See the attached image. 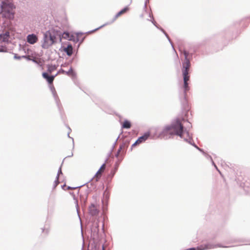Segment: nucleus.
<instances>
[{
	"label": "nucleus",
	"instance_id": "a19ab883",
	"mask_svg": "<svg viewBox=\"0 0 250 250\" xmlns=\"http://www.w3.org/2000/svg\"><path fill=\"white\" fill-rule=\"evenodd\" d=\"M87 194H88V192H87V195H86V197L85 199H84V203H85V202H86V200H87Z\"/></svg>",
	"mask_w": 250,
	"mask_h": 250
},
{
	"label": "nucleus",
	"instance_id": "a878e982",
	"mask_svg": "<svg viewBox=\"0 0 250 250\" xmlns=\"http://www.w3.org/2000/svg\"><path fill=\"white\" fill-rule=\"evenodd\" d=\"M117 170H116V169L114 168V169H112L110 171V173L109 175V176H110L111 178H112L113 176H114L115 173Z\"/></svg>",
	"mask_w": 250,
	"mask_h": 250
},
{
	"label": "nucleus",
	"instance_id": "4468645a",
	"mask_svg": "<svg viewBox=\"0 0 250 250\" xmlns=\"http://www.w3.org/2000/svg\"><path fill=\"white\" fill-rule=\"evenodd\" d=\"M118 142H114V144L112 145V147H111V150L108 153L107 155V157L106 158L105 162L102 164V165L101 166V167H100V169L102 170V169L103 168H105V164L107 162V160H108V158L110 156V155L111 154V153H112V150H113L114 147L116 145L117 143Z\"/></svg>",
	"mask_w": 250,
	"mask_h": 250
},
{
	"label": "nucleus",
	"instance_id": "58836bf2",
	"mask_svg": "<svg viewBox=\"0 0 250 250\" xmlns=\"http://www.w3.org/2000/svg\"><path fill=\"white\" fill-rule=\"evenodd\" d=\"M22 57L23 58H25L27 60H31V59H30V57L29 56H22Z\"/></svg>",
	"mask_w": 250,
	"mask_h": 250
},
{
	"label": "nucleus",
	"instance_id": "cd10ccee",
	"mask_svg": "<svg viewBox=\"0 0 250 250\" xmlns=\"http://www.w3.org/2000/svg\"><path fill=\"white\" fill-rule=\"evenodd\" d=\"M184 88L185 92H186L187 91H188V90L189 87L188 86V82H186V83H184Z\"/></svg>",
	"mask_w": 250,
	"mask_h": 250
},
{
	"label": "nucleus",
	"instance_id": "6e6552de",
	"mask_svg": "<svg viewBox=\"0 0 250 250\" xmlns=\"http://www.w3.org/2000/svg\"><path fill=\"white\" fill-rule=\"evenodd\" d=\"M89 212L91 216H95L99 214V211L94 204H91L89 207Z\"/></svg>",
	"mask_w": 250,
	"mask_h": 250
},
{
	"label": "nucleus",
	"instance_id": "393cba45",
	"mask_svg": "<svg viewBox=\"0 0 250 250\" xmlns=\"http://www.w3.org/2000/svg\"><path fill=\"white\" fill-rule=\"evenodd\" d=\"M183 53L185 56V61L189 60V59H188V52L184 50L183 51Z\"/></svg>",
	"mask_w": 250,
	"mask_h": 250
},
{
	"label": "nucleus",
	"instance_id": "3c124183",
	"mask_svg": "<svg viewBox=\"0 0 250 250\" xmlns=\"http://www.w3.org/2000/svg\"><path fill=\"white\" fill-rule=\"evenodd\" d=\"M82 250H83V249H82Z\"/></svg>",
	"mask_w": 250,
	"mask_h": 250
},
{
	"label": "nucleus",
	"instance_id": "412c9836",
	"mask_svg": "<svg viewBox=\"0 0 250 250\" xmlns=\"http://www.w3.org/2000/svg\"><path fill=\"white\" fill-rule=\"evenodd\" d=\"M183 79H184V83H186L188 82L189 79V76L188 75V73H183Z\"/></svg>",
	"mask_w": 250,
	"mask_h": 250
},
{
	"label": "nucleus",
	"instance_id": "f3484780",
	"mask_svg": "<svg viewBox=\"0 0 250 250\" xmlns=\"http://www.w3.org/2000/svg\"><path fill=\"white\" fill-rule=\"evenodd\" d=\"M72 36H70L69 34L67 32H64L63 33L61 32V38L62 39L71 41L72 40Z\"/></svg>",
	"mask_w": 250,
	"mask_h": 250
},
{
	"label": "nucleus",
	"instance_id": "9b49d317",
	"mask_svg": "<svg viewBox=\"0 0 250 250\" xmlns=\"http://www.w3.org/2000/svg\"><path fill=\"white\" fill-rule=\"evenodd\" d=\"M147 139H154L150 137V133L148 131L145 132L143 135L139 137L136 141H146Z\"/></svg>",
	"mask_w": 250,
	"mask_h": 250
},
{
	"label": "nucleus",
	"instance_id": "de8ad7c7",
	"mask_svg": "<svg viewBox=\"0 0 250 250\" xmlns=\"http://www.w3.org/2000/svg\"><path fill=\"white\" fill-rule=\"evenodd\" d=\"M32 61H33L34 62H36V61L35 60H32Z\"/></svg>",
	"mask_w": 250,
	"mask_h": 250
},
{
	"label": "nucleus",
	"instance_id": "c85d7f7f",
	"mask_svg": "<svg viewBox=\"0 0 250 250\" xmlns=\"http://www.w3.org/2000/svg\"><path fill=\"white\" fill-rule=\"evenodd\" d=\"M73 73H74L73 71V69L71 67L69 69V70L68 71H65V74H66L68 75H73Z\"/></svg>",
	"mask_w": 250,
	"mask_h": 250
},
{
	"label": "nucleus",
	"instance_id": "79ce46f5",
	"mask_svg": "<svg viewBox=\"0 0 250 250\" xmlns=\"http://www.w3.org/2000/svg\"><path fill=\"white\" fill-rule=\"evenodd\" d=\"M66 186L65 184H63V185L62 186V188H63L64 187Z\"/></svg>",
	"mask_w": 250,
	"mask_h": 250
},
{
	"label": "nucleus",
	"instance_id": "f03ea898",
	"mask_svg": "<svg viewBox=\"0 0 250 250\" xmlns=\"http://www.w3.org/2000/svg\"><path fill=\"white\" fill-rule=\"evenodd\" d=\"M58 40L62 42L61 31L57 27L51 28L43 33L42 47L43 49H48Z\"/></svg>",
	"mask_w": 250,
	"mask_h": 250
},
{
	"label": "nucleus",
	"instance_id": "f8f14e48",
	"mask_svg": "<svg viewBox=\"0 0 250 250\" xmlns=\"http://www.w3.org/2000/svg\"><path fill=\"white\" fill-rule=\"evenodd\" d=\"M149 17H150V18H151L152 19H153V16H151L150 14H149ZM151 22H152V23H153V24H154L156 27H157L158 28H159V29H160L162 32H163V33L165 35V36H166L167 37V38L168 40L169 41V42H170V44H171V45H172V46L173 48L174 49V47H173V45H172V42H171V41H170V39H169V37H168V35H167V33L165 31V30H164L163 29H162V28H159V27H158V26H157V25H156V22L154 21V20H152L151 21Z\"/></svg>",
	"mask_w": 250,
	"mask_h": 250
},
{
	"label": "nucleus",
	"instance_id": "4be33fe9",
	"mask_svg": "<svg viewBox=\"0 0 250 250\" xmlns=\"http://www.w3.org/2000/svg\"><path fill=\"white\" fill-rule=\"evenodd\" d=\"M59 178H58V177H56V179L54 182L53 189H55L56 188V187L59 185Z\"/></svg>",
	"mask_w": 250,
	"mask_h": 250
},
{
	"label": "nucleus",
	"instance_id": "39448f33",
	"mask_svg": "<svg viewBox=\"0 0 250 250\" xmlns=\"http://www.w3.org/2000/svg\"><path fill=\"white\" fill-rule=\"evenodd\" d=\"M199 250H205L208 249H213L217 247L219 248H227L226 246H224L220 244H214L211 243H208L207 244L202 245L200 246Z\"/></svg>",
	"mask_w": 250,
	"mask_h": 250
},
{
	"label": "nucleus",
	"instance_id": "4c0bfd02",
	"mask_svg": "<svg viewBox=\"0 0 250 250\" xmlns=\"http://www.w3.org/2000/svg\"><path fill=\"white\" fill-rule=\"evenodd\" d=\"M15 59L20 60L22 58V56H18L17 54H15L14 57Z\"/></svg>",
	"mask_w": 250,
	"mask_h": 250
},
{
	"label": "nucleus",
	"instance_id": "7ed1b4c3",
	"mask_svg": "<svg viewBox=\"0 0 250 250\" xmlns=\"http://www.w3.org/2000/svg\"><path fill=\"white\" fill-rule=\"evenodd\" d=\"M123 143L120 145L119 148L118 149L117 153L115 154V157L117 158V160L115 164L114 168L116 170H118L119 166L123 159V156L121 155L119 156L121 151L122 150L124 147H127L129 145V142H122Z\"/></svg>",
	"mask_w": 250,
	"mask_h": 250
},
{
	"label": "nucleus",
	"instance_id": "37998d69",
	"mask_svg": "<svg viewBox=\"0 0 250 250\" xmlns=\"http://www.w3.org/2000/svg\"><path fill=\"white\" fill-rule=\"evenodd\" d=\"M73 153H72V152H71V155H68L67 157H71V156H73Z\"/></svg>",
	"mask_w": 250,
	"mask_h": 250
},
{
	"label": "nucleus",
	"instance_id": "a18cd8bd",
	"mask_svg": "<svg viewBox=\"0 0 250 250\" xmlns=\"http://www.w3.org/2000/svg\"><path fill=\"white\" fill-rule=\"evenodd\" d=\"M144 7H145V8H146V3H145V4L144 5Z\"/></svg>",
	"mask_w": 250,
	"mask_h": 250
},
{
	"label": "nucleus",
	"instance_id": "473e14b6",
	"mask_svg": "<svg viewBox=\"0 0 250 250\" xmlns=\"http://www.w3.org/2000/svg\"><path fill=\"white\" fill-rule=\"evenodd\" d=\"M108 24V23H105V24H104V25H103L101 26L100 27H98V28H96V29H94V30H92V31H89V32H88V33H92V32H94V31H97V30H98L99 29H100V28H102V27H104V26H105V25H107V24Z\"/></svg>",
	"mask_w": 250,
	"mask_h": 250
},
{
	"label": "nucleus",
	"instance_id": "f704fd0d",
	"mask_svg": "<svg viewBox=\"0 0 250 250\" xmlns=\"http://www.w3.org/2000/svg\"><path fill=\"white\" fill-rule=\"evenodd\" d=\"M84 185H82V186H78L77 187H70V186H68L67 187V189H76L77 188H81Z\"/></svg>",
	"mask_w": 250,
	"mask_h": 250
},
{
	"label": "nucleus",
	"instance_id": "5701e85b",
	"mask_svg": "<svg viewBox=\"0 0 250 250\" xmlns=\"http://www.w3.org/2000/svg\"><path fill=\"white\" fill-rule=\"evenodd\" d=\"M104 196L105 197L106 199H108L109 197V192L107 190V188H106L104 192Z\"/></svg>",
	"mask_w": 250,
	"mask_h": 250
},
{
	"label": "nucleus",
	"instance_id": "72a5a7b5",
	"mask_svg": "<svg viewBox=\"0 0 250 250\" xmlns=\"http://www.w3.org/2000/svg\"><path fill=\"white\" fill-rule=\"evenodd\" d=\"M7 51V48L5 47H1L0 48V52H5Z\"/></svg>",
	"mask_w": 250,
	"mask_h": 250
},
{
	"label": "nucleus",
	"instance_id": "7c9ffc66",
	"mask_svg": "<svg viewBox=\"0 0 250 250\" xmlns=\"http://www.w3.org/2000/svg\"><path fill=\"white\" fill-rule=\"evenodd\" d=\"M142 142H134V143L131 146V150L132 149L133 147H134L135 146L139 145Z\"/></svg>",
	"mask_w": 250,
	"mask_h": 250
},
{
	"label": "nucleus",
	"instance_id": "a211bd4d",
	"mask_svg": "<svg viewBox=\"0 0 250 250\" xmlns=\"http://www.w3.org/2000/svg\"><path fill=\"white\" fill-rule=\"evenodd\" d=\"M63 50L68 56H70L73 52L72 46L71 44H69L67 47L64 48Z\"/></svg>",
	"mask_w": 250,
	"mask_h": 250
},
{
	"label": "nucleus",
	"instance_id": "6ab92c4d",
	"mask_svg": "<svg viewBox=\"0 0 250 250\" xmlns=\"http://www.w3.org/2000/svg\"><path fill=\"white\" fill-rule=\"evenodd\" d=\"M197 149L202 153V154L204 155V156L207 159L209 160L210 162L213 160L211 156L210 155H209L208 153L205 152L203 149L197 148Z\"/></svg>",
	"mask_w": 250,
	"mask_h": 250
},
{
	"label": "nucleus",
	"instance_id": "ea45409f",
	"mask_svg": "<svg viewBox=\"0 0 250 250\" xmlns=\"http://www.w3.org/2000/svg\"><path fill=\"white\" fill-rule=\"evenodd\" d=\"M72 148L74 149V141L72 142Z\"/></svg>",
	"mask_w": 250,
	"mask_h": 250
},
{
	"label": "nucleus",
	"instance_id": "1a4fd4ad",
	"mask_svg": "<svg viewBox=\"0 0 250 250\" xmlns=\"http://www.w3.org/2000/svg\"><path fill=\"white\" fill-rule=\"evenodd\" d=\"M190 66L189 60L185 61L182 64V73H188L189 69Z\"/></svg>",
	"mask_w": 250,
	"mask_h": 250
},
{
	"label": "nucleus",
	"instance_id": "c9c22d12",
	"mask_svg": "<svg viewBox=\"0 0 250 250\" xmlns=\"http://www.w3.org/2000/svg\"><path fill=\"white\" fill-rule=\"evenodd\" d=\"M199 248L200 247H197L196 248L192 247L186 249L185 250H199Z\"/></svg>",
	"mask_w": 250,
	"mask_h": 250
},
{
	"label": "nucleus",
	"instance_id": "c03bdc74",
	"mask_svg": "<svg viewBox=\"0 0 250 250\" xmlns=\"http://www.w3.org/2000/svg\"><path fill=\"white\" fill-rule=\"evenodd\" d=\"M62 72L63 73H65V71L63 70H62Z\"/></svg>",
	"mask_w": 250,
	"mask_h": 250
},
{
	"label": "nucleus",
	"instance_id": "b1692460",
	"mask_svg": "<svg viewBox=\"0 0 250 250\" xmlns=\"http://www.w3.org/2000/svg\"><path fill=\"white\" fill-rule=\"evenodd\" d=\"M51 91H52V94L53 95V97H54V99H55L56 101H57L58 98V96L57 95V93H56V92L54 87L51 88Z\"/></svg>",
	"mask_w": 250,
	"mask_h": 250
},
{
	"label": "nucleus",
	"instance_id": "2eb2a0df",
	"mask_svg": "<svg viewBox=\"0 0 250 250\" xmlns=\"http://www.w3.org/2000/svg\"><path fill=\"white\" fill-rule=\"evenodd\" d=\"M42 76L44 79H46L48 83L50 84L52 83L55 77V76H49L47 73L45 72L42 73Z\"/></svg>",
	"mask_w": 250,
	"mask_h": 250
},
{
	"label": "nucleus",
	"instance_id": "20e7f679",
	"mask_svg": "<svg viewBox=\"0 0 250 250\" xmlns=\"http://www.w3.org/2000/svg\"><path fill=\"white\" fill-rule=\"evenodd\" d=\"M0 7L3 16L7 18H11L13 16L12 12L6 2L2 1Z\"/></svg>",
	"mask_w": 250,
	"mask_h": 250
},
{
	"label": "nucleus",
	"instance_id": "0eeeda50",
	"mask_svg": "<svg viewBox=\"0 0 250 250\" xmlns=\"http://www.w3.org/2000/svg\"><path fill=\"white\" fill-rule=\"evenodd\" d=\"M26 41L30 44H34L38 42V37L34 34H29L26 37Z\"/></svg>",
	"mask_w": 250,
	"mask_h": 250
},
{
	"label": "nucleus",
	"instance_id": "ddd939ff",
	"mask_svg": "<svg viewBox=\"0 0 250 250\" xmlns=\"http://www.w3.org/2000/svg\"><path fill=\"white\" fill-rule=\"evenodd\" d=\"M10 37V33L8 31L0 35V39L3 42H8Z\"/></svg>",
	"mask_w": 250,
	"mask_h": 250
},
{
	"label": "nucleus",
	"instance_id": "bb28decb",
	"mask_svg": "<svg viewBox=\"0 0 250 250\" xmlns=\"http://www.w3.org/2000/svg\"><path fill=\"white\" fill-rule=\"evenodd\" d=\"M70 193L73 195V199L75 201V203H76V207H77V210L78 211V200L75 198V195L74 194L73 192H70Z\"/></svg>",
	"mask_w": 250,
	"mask_h": 250
},
{
	"label": "nucleus",
	"instance_id": "f257e3e1",
	"mask_svg": "<svg viewBox=\"0 0 250 250\" xmlns=\"http://www.w3.org/2000/svg\"><path fill=\"white\" fill-rule=\"evenodd\" d=\"M158 139L186 141L192 139L189 133L184 130V126L178 119L173 122L170 125L166 126Z\"/></svg>",
	"mask_w": 250,
	"mask_h": 250
},
{
	"label": "nucleus",
	"instance_id": "423d86ee",
	"mask_svg": "<svg viewBox=\"0 0 250 250\" xmlns=\"http://www.w3.org/2000/svg\"><path fill=\"white\" fill-rule=\"evenodd\" d=\"M91 237L93 239L99 238V226L98 223H96L93 224L91 228Z\"/></svg>",
	"mask_w": 250,
	"mask_h": 250
},
{
	"label": "nucleus",
	"instance_id": "49530a36",
	"mask_svg": "<svg viewBox=\"0 0 250 250\" xmlns=\"http://www.w3.org/2000/svg\"><path fill=\"white\" fill-rule=\"evenodd\" d=\"M102 250H104V245L103 246V247H102Z\"/></svg>",
	"mask_w": 250,
	"mask_h": 250
},
{
	"label": "nucleus",
	"instance_id": "aec40b11",
	"mask_svg": "<svg viewBox=\"0 0 250 250\" xmlns=\"http://www.w3.org/2000/svg\"><path fill=\"white\" fill-rule=\"evenodd\" d=\"M130 127H131L130 123L127 120H125L122 125V127L124 128L128 129Z\"/></svg>",
	"mask_w": 250,
	"mask_h": 250
},
{
	"label": "nucleus",
	"instance_id": "c756f323",
	"mask_svg": "<svg viewBox=\"0 0 250 250\" xmlns=\"http://www.w3.org/2000/svg\"><path fill=\"white\" fill-rule=\"evenodd\" d=\"M60 174H62V167H61V166L59 167V168L58 169L57 175L56 177H58V178H59V175Z\"/></svg>",
	"mask_w": 250,
	"mask_h": 250
},
{
	"label": "nucleus",
	"instance_id": "e433bc0d",
	"mask_svg": "<svg viewBox=\"0 0 250 250\" xmlns=\"http://www.w3.org/2000/svg\"><path fill=\"white\" fill-rule=\"evenodd\" d=\"M190 145L194 146L195 148L197 149V148H199L194 143V142H188Z\"/></svg>",
	"mask_w": 250,
	"mask_h": 250
},
{
	"label": "nucleus",
	"instance_id": "09e8293b",
	"mask_svg": "<svg viewBox=\"0 0 250 250\" xmlns=\"http://www.w3.org/2000/svg\"><path fill=\"white\" fill-rule=\"evenodd\" d=\"M104 224H103V227H104ZM103 230H104V228H102Z\"/></svg>",
	"mask_w": 250,
	"mask_h": 250
},
{
	"label": "nucleus",
	"instance_id": "9d476101",
	"mask_svg": "<svg viewBox=\"0 0 250 250\" xmlns=\"http://www.w3.org/2000/svg\"><path fill=\"white\" fill-rule=\"evenodd\" d=\"M101 169H100V168L99 169V170L97 171V172L96 173V174H95L94 176L93 177H92L88 182H86V183H85L84 184H83V185H86V186L88 188H89V185L88 184L94 179L95 178V180L96 182L98 181L100 179V178H101Z\"/></svg>",
	"mask_w": 250,
	"mask_h": 250
},
{
	"label": "nucleus",
	"instance_id": "8fccbe9b",
	"mask_svg": "<svg viewBox=\"0 0 250 250\" xmlns=\"http://www.w3.org/2000/svg\"><path fill=\"white\" fill-rule=\"evenodd\" d=\"M118 138H119V137L116 139V141H118Z\"/></svg>",
	"mask_w": 250,
	"mask_h": 250
},
{
	"label": "nucleus",
	"instance_id": "2f4dec72",
	"mask_svg": "<svg viewBox=\"0 0 250 250\" xmlns=\"http://www.w3.org/2000/svg\"><path fill=\"white\" fill-rule=\"evenodd\" d=\"M211 164L215 168V169L219 172L220 173V170H219V169L218 168L217 166L216 165V164H215V163L214 162L213 160H212V161H211Z\"/></svg>",
	"mask_w": 250,
	"mask_h": 250
},
{
	"label": "nucleus",
	"instance_id": "dca6fc26",
	"mask_svg": "<svg viewBox=\"0 0 250 250\" xmlns=\"http://www.w3.org/2000/svg\"><path fill=\"white\" fill-rule=\"evenodd\" d=\"M128 10V8L127 7H125L124 9H123L122 10H121L120 12H119L114 17L113 20L111 21V23L114 22L120 16H121L122 14L125 13Z\"/></svg>",
	"mask_w": 250,
	"mask_h": 250
}]
</instances>
